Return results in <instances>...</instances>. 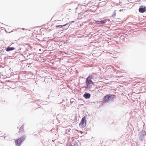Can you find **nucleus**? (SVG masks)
<instances>
[{"label": "nucleus", "instance_id": "obj_1", "mask_svg": "<svg viewBox=\"0 0 146 146\" xmlns=\"http://www.w3.org/2000/svg\"><path fill=\"white\" fill-rule=\"evenodd\" d=\"M93 77L92 75L88 76L86 79V88L88 89H91L92 87L93 82L91 80L93 79Z\"/></svg>", "mask_w": 146, "mask_h": 146}, {"label": "nucleus", "instance_id": "obj_2", "mask_svg": "<svg viewBox=\"0 0 146 146\" xmlns=\"http://www.w3.org/2000/svg\"><path fill=\"white\" fill-rule=\"evenodd\" d=\"M25 139L24 137H22L17 139L15 141V143L17 146H20L22 143Z\"/></svg>", "mask_w": 146, "mask_h": 146}, {"label": "nucleus", "instance_id": "obj_3", "mask_svg": "<svg viewBox=\"0 0 146 146\" xmlns=\"http://www.w3.org/2000/svg\"><path fill=\"white\" fill-rule=\"evenodd\" d=\"M104 98L105 101H108L113 99L114 98V96L110 94L107 95L104 97Z\"/></svg>", "mask_w": 146, "mask_h": 146}, {"label": "nucleus", "instance_id": "obj_4", "mask_svg": "<svg viewBox=\"0 0 146 146\" xmlns=\"http://www.w3.org/2000/svg\"><path fill=\"white\" fill-rule=\"evenodd\" d=\"M86 118L85 117H83L81 120V121L79 124V125L81 127H83L86 125Z\"/></svg>", "mask_w": 146, "mask_h": 146}, {"label": "nucleus", "instance_id": "obj_5", "mask_svg": "<svg viewBox=\"0 0 146 146\" xmlns=\"http://www.w3.org/2000/svg\"><path fill=\"white\" fill-rule=\"evenodd\" d=\"M110 20L108 19H106L105 20H102L101 21H96L95 23L97 24H104L107 21H109Z\"/></svg>", "mask_w": 146, "mask_h": 146}, {"label": "nucleus", "instance_id": "obj_6", "mask_svg": "<svg viewBox=\"0 0 146 146\" xmlns=\"http://www.w3.org/2000/svg\"><path fill=\"white\" fill-rule=\"evenodd\" d=\"M139 12L141 13H143L146 11V7H140L139 8Z\"/></svg>", "mask_w": 146, "mask_h": 146}, {"label": "nucleus", "instance_id": "obj_7", "mask_svg": "<svg viewBox=\"0 0 146 146\" xmlns=\"http://www.w3.org/2000/svg\"><path fill=\"white\" fill-rule=\"evenodd\" d=\"M91 96L89 93L85 94L84 95V97L86 99L89 98Z\"/></svg>", "mask_w": 146, "mask_h": 146}, {"label": "nucleus", "instance_id": "obj_8", "mask_svg": "<svg viewBox=\"0 0 146 146\" xmlns=\"http://www.w3.org/2000/svg\"><path fill=\"white\" fill-rule=\"evenodd\" d=\"M14 50V48L13 47H7L6 49V51H9L11 50Z\"/></svg>", "mask_w": 146, "mask_h": 146}, {"label": "nucleus", "instance_id": "obj_9", "mask_svg": "<svg viewBox=\"0 0 146 146\" xmlns=\"http://www.w3.org/2000/svg\"><path fill=\"white\" fill-rule=\"evenodd\" d=\"M116 15V12H115V11H114L113 13V15H112V17H114Z\"/></svg>", "mask_w": 146, "mask_h": 146}, {"label": "nucleus", "instance_id": "obj_10", "mask_svg": "<svg viewBox=\"0 0 146 146\" xmlns=\"http://www.w3.org/2000/svg\"><path fill=\"white\" fill-rule=\"evenodd\" d=\"M66 25V24H65L64 25H58L56 26V27H63V26H65Z\"/></svg>", "mask_w": 146, "mask_h": 146}, {"label": "nucleus", "instance_id": "obj_11", "mask_svg": "<svg viewBox=\"0 0 146 146\" xmlns=\"http://www.w3.org/2000/svg\"><path fill=\"white\" fill-rule=\"evenodd\" d=\"M24 128V126L23 125L21 126L20 128V129H19L20 131L22 129H23Z\"/></svg>", "mask_w": 146, "mask_h": 146}, {"label": "nucleus", "instance_id": "obj_12", "mask_svg": "<svg viewBox=\"0 0 146 146\" xmlns=\"http://www.w3.org/2000/svg\"><path fill=\"white\" fill-rule=\"evenodd\" d=\"M100 86H97L96 87V88L97 89H98L99 88H100Z\"/></svg>", "mask_w": 146, "mask_h": 146}, {"label": "nucleus", "instance_id": "obj_13", "mask_svg": "<svg viewBox=\"0 0 146 146\" xmlns=\"http://www.w3.org/2000/svg\"><path fill=\"white\" fill-rule=\"evenodd\" d=\"M69 146H73L72 145H70Z\"/></svg>", "mask_w": 146, "mask_h": 146}, {"label": "nucleus", "instance_id": "obj_14", "mask_svg": "<svg viewBox=\"0 0 146 146\" xmlns=\"http://www.w3.org/2000/svg\"><path fill=\"white\" fill-rule=\"evenodd\" d=\"M23 30H24V28H23Z\"/></svg>", "mask_w": 146, "mask_h": 146}]
</instances>
